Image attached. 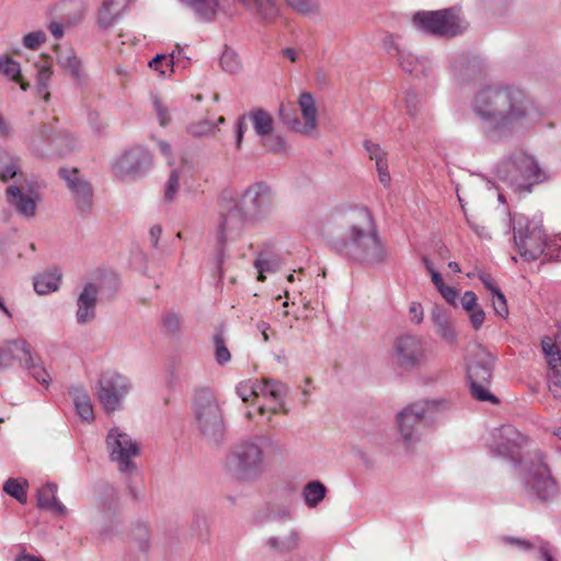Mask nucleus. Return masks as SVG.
I'll return each instance as SVG.
<instances>
[{"label":"nucleus","instance_id":"obj_1","mask_svg":"<svg viewBox=\"0 0 561 561\" xmlns=\"http://www.w3.org/2000/svg\"><path fill=\"white\" fill-rule=\"evenodd\" d=\"M470 108L481 123L484 136L499 141L510 136L534 113L528 95L513 85L485 84L473 94Z\"/></svg>","mask_w":561,"mask_h":561},{"label":"nucleus","instance_id":"obj_2","mask_svg":"<svg viewBox=\"0 0 561 561\" xmlns=\"http://www.w3.org/2000/svg\"><path fill=\"white\" fill-rule=\"evenodd\" d=\"M343 237L334 250L348 261L367 268H380L389 262V252L367 208H354L341 217Z\"/></svg>","mask_w":561,"mask_h":561},{"label":"nucleus","instance_id":"obj_3","mask_svg":"<svg viewBox=\"0 0 561 561\" xmlns=\"http://www.w3.org/2000/svg\"><path fill=\"white\" fill-rule=\"evenodd\" d=\"M265 437L241 440L234 444L226 454L224 460L225 473L240 482H252L265 471L263 444Z\"/></svg>","mask_w":561,"mask_h":561},{"label":"nucleus","instance_id":"obj_4","mask_svg":"<svg viewBox=\"0 0 561 561\" xmlns=\"http://www.w3.org/2000/svg\"><path fill=\"white\" fill-rule=\"evenodd\" d=\"M194 420L201 439L208 446L226 440L227 424L218 398L209 390L198 391L194 399Z\"/></svg>","mask_w":561,"mask_h":561},{"label":"nucleus","instance_id":"obj_5","mask_svg":"<svg viewBox=\"0 0 561 561\" xmlns=\"http://www.w3.org/2000/svg\"><path fill=\"white\" fill-rule=\"evenodd\" d=\"M496 176L516 192H530L533 186L547 176L538 161L523 150L503 158L495 168Z\"/></svg>","mask_w":561,"mask_h":561},{"label":"nucleus","instance_id":"obj_6","mask_svg":"<svg viewBox=\"0 0 561 561\" xmlns=\"http://www.w3.org/2000/svg\"><path fill=\"white\" fill-rule=\"evenodd\" d=\"M449 407L450 401L442 398L416 401L403 408L397 415V423L404 444L410 447L420 442L419 425Z\"/></svg>","mask_w":561,"mask_h":561},{"label":"nucleus","instance_id":"obj_7","mask_svg":"<svg viewBox=\"0 0 561 561\" xmlns=\"http://www.w3.org/2000/svg\"><path fill=\"white\" fill-rule=\"evenodd\" d=\"M254 225L248 220L243 211L234 202L221 205L218 214L216 230V260L219 276H222V263L225 261V248L228 243L239 240L248 226Z\"/></svg>","mask_w":561,"mask_h":561},{"label":"nucleus","instance_id":"obj_8","mask_svg":"<svg viewBox=\"0 0 561 561\" xmlns=\"http://www.w3.org/2000/svg\"><path fill=\"white\" fill-rule=\"evenodd\" d=\"M514 242L519 255L527 262L538 260L545 252L547 234L541 221L518 215L513 218Z\"/></svg>","mask_w":561,"mask_h":561},{"label":"nucleus","instance_id":"obj_9","mask_svg":"<svg viewBox=\"0 0 561 561\" xmlns=\"http://www.w3.org/2000/svg\"><path fill=\"white\" fill-rule=\"evenodd\" d=\"M412 22L417 30L437 37H454L465 28L454 8L416 12Z\"/></svg>","mask_w":561,"mask_h":561},{"label":"nucleus","instance_id":"obj_10","mask_svg":"<svg viewBox=\"0 0 561 561\" xmlns=\"http://www.w3.org/2000/svg\"><path fill=\"white\" fill-rule=\"evenodd\" d=\"M133 389L131 380L115 370H106L101 374L96 397L106 413L119 411L124 407V400Z\"/></svg>","mask_w":561,"mask_h":561},{"label":"nucleus","instance_id":"obj_11","mask_svg":"<svg viewBox=\"0 0 561 561\" xmlns=\"http://www.w3.org/2000/svg\"><path fill=\"white\" fill-rule=\"evenodd\" d=\"M105 444L110 460L116 463L121 473L133 474L137 470L134 459L139 456L140 449L127 433L113 427L106 435Z\"/></svg>","mask_w":561,"mask_h":561},{"label":"nucleus","instance_id":"obj_12","mask_svg":"<svg viewBox=\"0 0 561 561\" xmlns=\"http://www.w3.org/2000/svg\"><path fill=\"white\" fill-rule=\"evenodd\" d=\"M234 204L243 211L245 218L253 224L265 219L274 209L272 188L263 183L251 184Z\"/></svg>","mask_w":561,"mask_h":561},{"label":"nucleus","instance_id":"obj_13","mask_svg":"<svg viewBox=\"0 0 561 561\" xmlns=\"http://www.w3.org/2000/svg\"><path fill=\"white\" fill-rule=\"evenodd\" d=\"M493 356L485 350H479L467 368L468 379L470 382L471 394L479 401H490L497 403V399L493 396L488 386L492 378Z\"/></svg>","mask_w":561,"mask_h":561},{"label":"nucleus","instance_id":"obj_14","mask_svg":"<svg viewBox=\"0 0 561 561\" xmlns=\"http://www.w3.org/2000/svg\"><path fill=\"white\" fill-rule=\"evenodd\" d=\"M527 493L541 502L553 500L559 494V486L552 477L548 465L541 454H536L525 480Z\"/></svg>","mask_w":561,"mask_h":561},{"label":"nucleus","instance_id":"obj_15","mask_svg":"<svg viewBox=\"0 0 561 561\" xmlns=\"http://www.w3.org/2000/svg\"><path fill=\"white\" fill-rule=\"evenodd\" d=\"M297 103L302 121L284 105L279 107L280 119L290 130L304 136H312L318 128V108L316 100L311 93L302 92Z\"/></svg>","mask_w":561,"mask_h":561},{"label":"nucleus","instance_id":"obj_16","mask_svg":"<svg viewBox=\"0 0 561 561\" xmlns=\"http://www.w3.org/2000/svg\"><path fill=\"white\" fill-rule=\"evenodd\" d=\"M393 363L404 369L413 370L427 363L425 344L420 336L404 334L396 339L393 343Z\"/></svg>","mask_w":561,"mask_h":561},{"label":"nucleus","instance_id":"obj_17","mask_svg":"<svg viewBox=\"0 0 561 561\" xmlns=\"http://www.w3.org/2000/svg\"><path fill=\"white\" fill-rule=\"evenodd\" d=\"M152 165L150 152L140 146L131 147L112 164L113 173L122 181L136 180L147 173Z\"/></svg>","mask_w":561,"mask_h":561},{"label":"nucleus","instance_id":"obj_18","mask_svg":"<svg viewBox=\"0 0 561 561\" xmlns=\"http://www.w3.org/2000/svg\"><path fill=\"white\" fill-rule=\"evenodd\" d=\"M8 203L22 217H35L37 205L41 202L38 185L35 182L24 181L20 185H10L5 191Z\"/></svg>","mask_w":561,"mask_h":561},{"label":"nucleus","instance_id":"obj_19","mask_svg":"<svg viewBox=\"0 0 561 561\" xmlns=\"http://www.w3.org/2000/svg\"><path fill=\"white\" fill-rule=\"evenodd\" d=\"M525 442L526 438L514 426L504 425L492 434L490 449L493 455L513 458Z\"/></svg>","mask_w":561,"mask_h":561},{"label":"nucleus","instance_id":"obj_20","mask_svg":"<svg viewBox=\"0 0 561 561\" xmlns=\"http://www.w3.org/2000/svg\"><path fill=\"white\" fill-rule=\"evenodd\" d=\"M60 176L66 181L69 190L75 194L76 203L81 213H89L93 205V190L91 184L79 176L78 170H59Z\"/></svg>","mask_w":561,"mask_h":561},{"label":"nucleus","instance_id":"obj_21","mask_svg":"<svg viewBox=\"0 0 561 561\" xmlns=\"http://www.w3.org/2000/svg\"><path fill=\"white\" fill-rule=\"evenodd\" d=\"M299 542L298 531L291 525L284 524L266 539V547L276 554H287L298 549Z\"/></svg>","mask_w":561,"mask_h":561},{"label":"nucleus","instance_id":"obj_22","mask_svg":"<svg viewBox=\"0 0 561 561\" xmlns=\"http://www.w3.org/2000/svg\"><path fill=\"white\" fill-rule=\"evenodd\" d=\"M1 346L8 367H10L14 362H19L22 367L34 366L35 354L25 339L19 337L7 340Z\"/></svg>","mask_w":561,"mask_h":561},{"label":"nucleus","instance_id":"obj_23","mask_svg":"<svg viewBox=\"0 0 561 561\" xmlns=\"http://www.w3.org/2000/svg\"><path fill=\"white\" fill-rule=\"evenodd\" d=\"M99 287L93 283L84 285L77 299L76 320L79 324L92 322L96 317Z\"/></svg>","mask_w":561,"mask_h":561},{"label":"nucleus","instance_id":"obj_24","mask_svg":"<svg viewBox=\"0 0 561 561\" xmlns=\"http://www.w3.org/2000/svg\"><path fill=\"white\" fill-rule=\"evenodd\" d=\"M431 321L435 333L447 344L454 345L458 341V333L449 311L440 306H435L431 311Z\"/></svg>","mask_w":561,"mask_h":561},{"label":"nucleus","instance_id":"obj_25","mask_svg":"<svg viewBox=\"0 0 561 561\" xmlns=\"http://www.w3.org/2000/svg\"><path fill=\"white\" fill-rule=\"evenodd\" d=\"M247 10L260 20L271 23L280 14L277 0H238Z\"/></svg>","mask_w":561,"mask_h":561},{"label":"nucleus","instance_id":"obj_26","mask_svg":"<svg viewBox=\"0 0 561 561\" xmlns=\"http://www.w3.org/2000/svg\"><path fill=\"white\" fill-rule=\"evenodd\" d=\"M455 76L460 81H471L483 77L485 64L478 57L461 58L453 66Z\"/></svg>","mask_w":561,"mask_h":561},{"label":"nucleus","instance_id":"obj_27","mask_svg":"<svg viewBox=\"0 0 561 561\" xmlns=\"http://www.w3.org/2000/svg\"><path fill=\"white\" fill-rule=\"evenodd\" d=\"M62 273L59 267H53L33 277L34 290L38 295H48L59 289Z\"/></svg>","mask_w":561,"mask_h":561},{"label":"nucleus","instance_id":"obj_28","mask_svg":"<svg viewBox=\"0 0 561 561\" xmlns=\"http://www.w3.org/2000/svg\"><path fill=\"white\" fill-rule=\"evenodd\" d=\"M393 50L396 51L399 64L404 71L416 77L426 75L430 67V62L426 58L415 57L412 53L400 49L397 46H393Z\"/></svg>","mask_w":561,"mask_h":561},{"label":"nucleus","instance_id":"obj_29","mask_svg":"<svg viewBox=\"0 0 561 561\" xmlns=\"http://www.w3.org/2000/svg\"><path fill=\"white\" fill-rule=\"evenodd\" d=\"M57 64L78 83H82L84 81L85 73L83 71L81 60L72 49L69 48L57 51Z\"/></svg>","mask_w":561,"mask_h":561},{"label":"nucleus","instance_id":"obj_30","mask_svg":"<svg viewBox=\"0 0 561 561\" xmlns=\"http://www.w3.org/2000/svg\"><path fill=\"white\" fill-rule=\"evenodd\" d=\"M57 484L46 483L37 492V505L41 508L53 511L59 515H66V506L56 497Z\"/></svg>","mask_w":561,"mask_h":561},{"label":"nucleus","instance_id":"obj_31","mask_svg":"<svg viewBox=\"0 0 561 561\" xmlns=\"http://www.w3.org/2000/svg\"><path fill=\"white\" fill-rule=\"evenodd\" d=\"M51 141V129L48 125L42 124L32 130L27 146L36 156H45Z\"/></svg>","mask_w":561,"mask_h":561},{"label":"nucleus","instance_id":"obj_32","mask_svg":"<svg viewBox=\"0 0 561 561\" xmlns=\"http://www.w3.org/2000/svg\"><path fill=\"white\" fill-rule=\"evenodd\" d=\"M69 393L79 416L85 422H92L94 420V412L87 390L82 387H72Z\"/></svg>","mask_w":561,"mask_h":561},{"label":"nucleus","instance_id":"obj_33","mask_svg":"<svg viewBox=\"0 0 561 561\" xmlns=\"http://www.w3.org/2000/svg\"><path fill=\"white\" fill-rule=\"evenodd\" d=\"M126 2L127 0H104L98 18L100 26H111L124 11Z\"/></svg>","mask_w":561,"mask_h":561},{"label":"nucleus","instance_id":"obj_34","mask_svg":"<svg viewBox=\"0 0 561 561\" xmlns=\"http://www.w3.org/2000/svg\"><path fill=\"white\" fill-rule=\"evenodd\" d=\"M255 134L261 138L274 130V119L272 115L263 108H256L248 114Z\"/></svg>","mask_w":561,"mask_h":561},{"label":"nucleus","instance_id":"obj_35","mask_svg":"<svg viewBox=\"0 0 561 561\" xmlns=\"http://www.w3.org/2000/svg\"><path fill=\"white\" fill-rule=\"evenodd\" d=\"M0 73L9 80L19 83L23 91H26L30 87V83L26 82L21 75L20 64L10 56L0 57Z\"/></svg>","mask_w":561,"mask_h":561},{"label":"nucleus","instance_id":"obj_36","mask_svg":"<svg viewBox=\"0 0 561 561\" xmlns=\"http://www.w3.org/2000/svg\"><path fill=\"white\" fill-rule=\"evenodd\" d=\"M286 5L296 14L308 19L318 18L321 14L319 0H284Z\"/></svg>","mask_w":561,"mask_h":561},{"label":"nucleus","instance_id":"obj_37","mask_svg":"<svg viewBox=\"0 0 561 561\" xmlns=\"http://www.w3.org/2000/svg\"><path fill=\"white\" fill-rule=\"evenodd\" d=\"M187 4L201 19L213 21L220 8L219 0H181Z\"/></svg>","mask_w":561,"mask_h":561},{"label":"nucleus","instance_id":"obj_38","mask_svg":"<svg viewBox=\"0 0 561 561\" xmlns=\"http://www.w3.org/2000/svg\"><path fill=\"white\" fill-rule=\"evenodd\" d=\"M327 492L328 490L325 485L322 482L314 480L305 485L302 496L307 506L317 507L325 497Z\"/></svg>","mask_w":561,"mask_h":561},{"label":"nucleus","instance_id":"obj_39","mask_svg":"<svg viewBox=\"0 0 561 561\" xmlns=\"http://www.w3.org/2000/svg\"><path fill=\"white\" fill-rule=\"evenodd\" d=\"M254 267L259 272L257 280H265V272H276L280 268V259L276 254L260 253L254 261Z\"/></svg>","mask_w":561,"mask_h":561},{"label":"nucleus","instance_id":"obj_40","mask_svg":"<svg viewBox=\"0 0 561 561\" xmlns=\"http://www.w3.org/2000/svg\"><path fill=\"white\" fill-rule=\"evenodd\" d=\"M261 394L271 397L283 408V399L288 393V387L278 380H264L260 388Z\"/></svg>","mask_w":561,"mask_h":561},{"label":"nucleus","instance_id":"obj_41","mask_svg":"<svg viewBox=\"0 0 561 561\" xmlns=\"http://www.w3.org/2000/svg\"><path fill=\"white\" fill-rule=\"evenodd\" d=\"M19 172V158L12 157L5 151H0V180L2 182H8L15 178Z\"/></svg>","mask_w":561,"mask_h":561},{"label":"nucleus","instance_id":"obj_42","mask_svg":"<svg viewBox=\"0 0 561 561\" xmlns=\"http://www.w3.org/2000/svg\"><path fill=\"white\" fill-rule=\"evenodd\" d=\"M37 67V85L38 93H43V99L48 101L50 98V93L47 91L49 80L51 78V65L45 58H41V61L36 64Z\"/></svg>","mask_w":561,"mask_h":561},{"label":"nucleus","instance_id":"obj_43","mask_svg":"<svg viewBox=\"0 0 561 561\" xmlns=\"http://www.w3.org/2000/svg\"><path fill=\"white\" fill-rule=\"evenodd\" d=\"M541 350L547 359L549 369L561 368V353L551 337L545 336L541 340Z\"/></svg>","mask_w":561,"mask_h":561},{"label":"nucleus","instance_id":"obj_44","mask_svg":"<svg viewBox=\"0 0 561 561\" xmlns=\"http://www.w3.org/2000/svg\"><path fill=\"white\" fill-rule=\"evenodd\" d=\"M261 383L255 380H243L238 383L236 391L243 402H251L261 396Z\"/></svg>","mask_w":561,"mask_h":561},{"label":"nucleus","instance_id":"obj_45","mask_svg":"<svg viewBox=\"0 0 561 561\" xmlns=\"http://www.w3.org/2000/svg\"><path fill=\"white\" fill-rule=\"evenodd\" d=\"M261 144L268 152L275 154L285 152L287 148L285 139L280 135L274 134L273 131L261 137Z\"/></svg>","mask_w":561,"mask_h":561},{"label":"nucleus","instance_id":"obj_46","mask_svg":"<svg viewBox=\"0 0 561 561\" xmlns=\"http://www.w3.org/2000/svg\"><path fill=\"white\" fill-rule=\"evenodd\" d=\"M131 538L140 551L146 552L149 550V528L147 524L142 522L136 523L131 530Z\"/></svg>","mask_w":561,"mask_h":561},{"label":"nucleus","instance_id":"obj_47","mask_svg":"<svg viewBox=\"0 0 561 561\" xmlns=\"http://www.w3.org/2000/svg\"><path fill=\"white\" fill-rule=\"evenodd\" d=\"M181 170L179 169H174L171 171L170 175H169V179L165 183V188H164V201L165 202H172L179 190H180V179H181Z\"/></svg>","mask_w":561,"mask_h":561},{"label":"nucleus","instance_id":"obj_48","mask_svg":"<svg viewBox=\"0 0 561 561\" xmlns=\"http://www.w3.org/2000/svg\"><path fill=\"white\" fill-rule=\"evenodd\" d=\"M25 484H26L25 481L20 482L18 480L11 478L4 483L3 491L7 492L12 497H14L15 500H18L20 503H25L26 502V493H25V489H24Z\"/></svg>","mask_w":561,"mask_h":561},{"label":"nucleus","instance_id":"obj_49","mask_svg":"<svg viewBox=\"0 0 561 561\" xmlns=\"http://www.w3.org/2000/svg\"><path fill=\"white\" fill-rule=\"evenodd\" d=\"M485 7L496 16H507L512 11L513 0H483Z\"/></svg>","mask_w":561,"mask_h":561},{"label":"nucleus","instance_id":"obj_50","mask_svg":"<svg viewBox=\"0 0 561 561\" xmlns=\"http://www.w3.org/2000/svg\"><path fill=\"white\" fill-rule=\"evenodd\" d=\"M220 66L226 72L236 73L240 70L241 64L238 55L232 50H225L220 57Z\"/></svg>","mask_w":561,"mask_h":561},{"label":"nucleus","instance_id":"obj_51","mask_svg":"<svg viewBox=\"0 0 561 561\" xmlns=\"http://www.w3.org/2000/svg\"><path fill=\"white\" fill-rule=\"evenodd\" d=\"M149 67L158 71L161 76H165L169 70H172L173 57L158 54L149 61Z\"/></svg>","mask_w":561,"mask_h":561},{"label":"nucleus","instance_id":"obj_52","mask_svg":"<svg viewBox=\"0 0 561 561\" xmlns=\"http://www.w3.org/2000/svg\"><path fill=\"white\" fill-rule=\"evenodd\" d=\"M182 317L181 314L169 311L162 318L163 329L170 334H176L181 330Z\"/></svg>","mask_w":561,"mask_h":561},{"label":"nucleus","instance_id":"obj_53","mask_svg":"<svg viewBox=\"0 0 561 561\" xmlns=\"http://www.w3.org/2000/svg\"><path fill=\"white\" fill-rule=\"evenodd\" d=\"M548 389L554 399H561V368L550 369Z\"/></svg>","mask_w":561,"mask_h":561},{"label":"nucleus","instance_id":"obj_54","mask_svg":"<svg viewBox=\"0 0 561 561\" xmlns=\"http://www.w3.org/2000/svg\"><path fill=\"white\" fill-rule=\"evenodd\" d=\"M364 147L371 160H375L376 167L380 165L381 163H387L386 152L385 150L378 145L373 142L371 140H366L364 142Z\"/></svg>","mask_w":561,"mask_h":561},{"label":"nucleus","instance_id":"obj_55","mask_svg":"<svg viewBox=\"0 0 561 561\" xmlns=\"http://www.w3.org/2000/svg\"><path fill=\"white\" fill-rule=\"evenodd\" d=\"M214 342L216 345V353H215L216 362L219 365H225L226 363H228L230 360L231 355H230L229 350L225 346V341H224L222 335L221 334L215 335Z\"/></svg>","mask_w":561,"mask_h":561},{"label":"nucleus","instance_id":"obj_56","mask_svg":"<svg viewBox=\"0 0 561 561\" xmlns=\"http://www.w3.org/2000/svg\"><path fill=\"white\" fill-rule=\"evenodd\" d=\"M38 362L39 358L36 355H34V366L24 368L32 371V376L37 382L44 386H48L50 382V376Z\"/></svg>","mask_w":561,"mask_h":561},{"label":"nucleus","instance_id":"obj_57","mask_svg":"<svg viewBox=\"0 0 561 561\" xmlns=\"http://www.w3.org/2000/svg\"><path fill=\"white\" fill-rule=\"evenodd\" d=\"M46 41L44 31H34L23 36V45L28 49H37Z\"/></svg>","mask_w":561,"mask_h":561},{"label":"nucleus","instance_id":"obj_58","mask_svg":"<svg viewBox=\"0 0 561 561\" xmlns=\"http://www.w3.org/2000/svg\"><path fill=\"white\" fill-rule=\"evenodd\" d=\"M214 130V125L209 121H201L195 124H192L187 128V133L194 137H203L210 135Z\"/></svg>","mask_w":561,"mask_h":561},{"label":"nucleus","instance_id":"obj_59","mask_svg":"<svg viewBox=\"0 0 561 561\" xmlns=\"http://www.w3.org/2000/svg\"><path fill=\"white\" fill-rule=\"evenodd\" d=\"M153 108L160 126L164 127L169 125L171 121L169 108L163 104V102L158 96L153 99Z\"/></svg>","mask_w":561,"mask_h":561},{"label":"nucleus","instance_id":"obj_60","mask_svg":"<svg viewBox=\"0 0 561 561\" xmlns=\"http://www.w3.org/2000/svg\"><path fill=\"white\" fill-rule=\"evenodd\" d=\"M492 305L494 308V311L501 317L506 318L508 314V308L506 304L505 296L501 290L497 291V294L492 295Z\"/></svg>","mask_w":561,"mask_h":561},{"label":"nucleus","instance_id":"obj_61","mask_svg":"<svg viewBox=\"0 0 561 561\" xmlns=\"http://www.w3.org/2000/svg\"><path fill=\"white\" fill-rule=\"evenodd\" d=\"M471 327L478 331L482 328L484 320H485V312L482 309V307L479 305L478 307L473 308L472 310L467 312Z\"/></svg>","mask_w":561,"mask_h":561},{"label":"nucleus","instance_id":"obj_62","mask_svg":"<svg viewBox=\"0 0 561 561\" xmlns=\"http://www.w3.org/2000/svg\"><path fill=\"white\" fill-rule=\"evenodd\" d=\"M420 106V96L414 92H408L405 95V107L410 116L417 114Z\"/></svg>","mask_w":561,"mask_h":561},{"label":"nucleus","instance_id":"obj_63","mask_svg":"<svg viewBox=\"0 0 561 561\" xmlns=\"http://www.w3.org/2000/svg\"><path fill=\"white\" fill-rule=\"evenodd\" d=\"M461 306L463 308V310L466 312L472 310L473 308L478 307L479 304H478V297L477 295L471 291V290H468V291H465L462 297H461Z\"/></svg>","mask_w":561,"mask_h":561},{"label":"nucleus","instance_id":"obj_64","mask_svg":"<svg viewBox=\"0 0 561 561\" xmlns=\"http://www.w3.org/2000/svg\"><path fill=\"white\" fill-rule=\"evenodd\" d=\"M409 314L411 322L420 324L424 319V310L420 302H412L409 307Z\"/></svg>","mask_w":561,"mask_h":561}]
</instances>
